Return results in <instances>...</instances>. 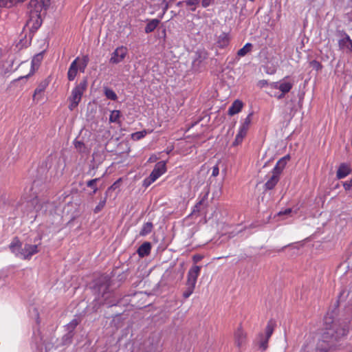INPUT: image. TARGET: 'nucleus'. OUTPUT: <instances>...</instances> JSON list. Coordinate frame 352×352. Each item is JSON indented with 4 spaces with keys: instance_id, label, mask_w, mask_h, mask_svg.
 Returning <instances> with one entry per match:
<instances>
[{
    "instance_id": "nucleus-2",
    "label": "nucleus",
    "mask_w": 352,
    "mask_h": 352,
    "mask_svg": "<svg viewBox=\"0 0 352 352\" xmlns=\"http://www.w3.org/2000/svg\"><path fill=\"white\" fill-rule=\"evenodd\" d=\"M24 212L30 218H35L37 213L46 212L50 207H53V204L50 202L46 197H35L25 204Z\"/></svg>"
},
{
    "instance_id": "nucleus-34",
    "label": "nucleus",
    "mask_w": 352,
    "mask_h": 352,
    "mask_svg": "<svg viewBox=\"0 0 352 352\" xmlns=\"http://www.w3.org/2000/svg\"><path fill=\"white\" fill-rule=\"evenodd\" d=\"M184 2L186 6H192V8H190V10L195 12L196 10V6L199 3L200 0H186Z\"/></svg>"
},
{
    "instance_id": "nucleus-9",
    "label": "nucleus",
    "mask_w": 352,
    "mask_h": 352,
    "mask_svg": "<svg viewBox=\"0 0 352 352\" xmlns=\"http://www.w3.org/2000/svg\"><path fill=\"white\" fill-rule=\"evenodd\" d=\"M336 36L339 38L338 40L339 49L346 50L352 53V40L349 35L344 30H338Z\"/></svg>"
},
{
    "instance_id": "nucleus-56",
    "label": "nucleus",
    "mask_w": 352,
    "mask_h": 352,
    "mask_svg": "<svg viewBox=\"0 0 352 352\" xmlns=\"http://www.w3.org/2000/svg\"><path fill=\"white\" fill-rule=\"evenodd\" d=\"M113 138H115V140L118 141L120 139V136H116V135H111V139H113Z\"/></svg>"
},
{
    "instance_id": "nucleus-50",
    "label": "nucleus",
    "mask_w": 352,
    "mask_h": 352,
    "mask_svg": "<svg viewBox=\"0 0 352 352\" xmlns=\"http://www.w3.org/2000/svg\"><path fill=\"white\" fill-rule=\"evenodd\" d=\"M104 94L108 99H110V88L104 87Z\"/></svg>"
},
{
    "instance_id": "nucleus-26",
    "label": "nucleus",
    "mask_w": 352,
    "mask_h": 352,
    "mask_svg": "<svg viewBox=\"0 0 352 352\" xmlns=\"http://www.w3.org/2000/svg\"><path fill=\"white\" fill-rule=\"evenodd\" d=\"M120 111L114 110L111 111V122H113L118 125V126H120Z\"/></svg>"
},
{
    "instance_id": "nucleus-24",
    "label": "nucleus",
    "mask_w": 352,
    "mask_h": 352,
    "mask_svg": "<svg viewBox=\"0 0 352 352\" xmlns=\"http://www.w3.org/2000/svg\"><path fill=\"white\" fill-rule=\"evenodd\" d=\"M252 44L250 43H247L242 48H241L237 52V55L239 56H244L252 50Z\"/></svg>"
},
{
    "instance_id": "nucleus-13",
    "label": "nucleus",
    "mask_w": 352,
    "mask_h": 352,
    "mask_svg": "<svg viewBox=\"0 0 352 352\" xmlns=\"http://www.w3.org/2000/svg\"><path fill=\"white\" fill-rule=\"evenodd\" d=\"M201 268V266L198 265H193L190 268L187 275L186 285H196Z\"/></svg>"
},
{
    "instance_id": "nucleus-31",
    "label": "nucleus",
    "mask_w": 352,
    "mask_h": 352,
    "mask_svg": "<svg viewBox=\"0 0 352 352\" xmlns=\"http://www.w3.org/2000/svg\"><path fill=\"white\" fill-rule=\"evenodd\" d=\"M147 134V131L146 130H143L141 131H138L131 134V138L133 140H139L145 137Z\"/></svg>"
},
{
    "instance_id": "nucleus-48",
    "label": "nucleus",
    "mask_w": 352,
    "mask_h": 352,
    "mask_svg": "<svg viewBox=\"0 0 352 352\" xmlns=\"http://www.w3.org/2000/svg\"><path fill=\"white\" fill-rule=\"evenodd\" d=\"M203 200L199 201L194 207L193 212H195L196 211L199 212L200 210V207L202 205Z\"/></svg>"
},
{
    "instance_id": "nucleus-7",
    "label": "nucleus",
    "mask_w": 352,
    "mask_h": 352,
    "mask_svg": "<svg viewBox=\"0 0 352 352\" xmlns=\"http://www.w3.org/2000/svg\"><path fill=\"white\" fill-rule=\"evenodd\" d=\"M94 289L98 293V300L100 303L107 305L109 307L110 299V283L106 280L104 283L98 281L96 283Z\"/></svg>"
},
{
    "instance_id": "nucleus-62",
    "label": "nucleus",
    "mask_w": 352,
    "mask_h": 352,
    "mask_svg": "<svg viewBox=\"0 0 352 352\" xmlns=\"http://www.w3.org/2000/svg\"><path fill=\"white\" fill-rule=\"evenodd\" d=\"M116 185V183L111 186V188H114V186Z\"/></svg>"
},
{
    "instance_id": "nucleus-28",
    "label": "nucleus",
    "mask_w": 352,
    "mask_h": 352,
    "mask_svg": "<svg viewBox=\"0 0 352 352\" xmlns=\"http://www.w3.org/2000/svg\"><path fill=\"white\" fill-rule=\"evenodd\" d=\"M246 135L247 134H245V133H243L239 130L237 134L236 135L235 139L232 143V145L237 146L239 144H241L243 142V138L246 136Z\"/></svg>"
},
{
    "instance_id": "nucleus-23",
    "label": "nucleus",
    "mask_w": 352,
    "mask_h": 352,
    "mask_svg": "<svg viewBox=\"0 0 352 352\" xmlns=\"http://www.w3.org/2000/svg\"><path fill=\"white\" fill-rule=\"evenodd\" d=\"M153 223L151 222H146L143 226L140 232L141 236H146L150 234L153 230Z\"/></svg>"
},
{
    "instance_id": "nucleus-29",
    "label": "nucleus",
    "mask_w": 352,
    "mask_h": 352,
    "mask_svg": "<svg viewBox=\"0 0 352 352\" xmlns=\"http://www.w3.org/2000/svg\"><path fill=\"white\" fill-rule=\"evenodd\" d=\"M78 67H69L67 77L69 80H74L77 75Z\"/></svg>"
},
{
    "instance_id": "nucleus-61",
    "label": "nucleus",
    "mask_w": 352,
    "mask_h": 352,
    "mask_svg": "<svg viewBox=\"0 0 352 352\" xmlns=\"http://www.w3.org/2000/svg\"><path fill=\"white\" fill-rule=\"evenodd\" d=\"M261 83L263 85H267V81H262V82H261Z\"/></svg>"
},
{
    "instance_id": "nucleus-53",
    "label": "nucleus",
    "mask_w": 352,
    "mask_h": 352,
    "mask_svg": "<svg viewBox=\"0 0 352 352\" xmlns=\"http://www.w3.org/2000/svg\"><path fill=\"white\" fill-rule=\"evenodd\" d=\"M79 58H76V59H74L72 63H71V65L69 66H77V62L79 60Z\"/></svg>"
},
{
    "instance_id": "nucleus-5",
    "label": "nucleus",
    "mask_w": 352,
    "mask_h": 352,
    "mask_svg": "<svg viewBox=\"0 0 352 352\" xmlns=\"http://www.w3.org/2000/svg\"><path fill=\"white\" fill-rule=\"evenodd\" d=\"M294 85V80L289 76H285L278 82H273L270 84V88L275 90L278 89L279 91H274L272 96L278 100H280L291 91Z\"/></svg>"
},
{
    "instance_id": "nucleus-32",
    "label": "nucleus",
    "mask_w": 352,
    "mask_h": 352,
    "mask_svg": "<svg viewBox=\"0 0 352 352\" xmlns=\"http://www.w3.org/2000/svg\"><path fill=\"white\" fill-rule=\"evenodd\" d=\"M16 6L14 0H0V8H12Z\"/></svg>"
},
{
    "instance_id": "nucleus-58",
    "label": "nucleus",
    "mask_w": 352,
    "mask_h": 352,
    "mask_svg": "<svg viewBox=\"0 0 352 352\" xmlns=\"http://www.w3.org/2000/svg\"><path fill=\"white\" fill-rule=\"evenodd\" d=\"M157 159L156 157H151L148 160V162H153L155 161V160Z\"/></svg>"
},
{
    "instance_id": "nucleus-41",
    "label": "nucleus",
    "mask_w": 352,
    "mask_h": 352,
    "mask_svg": "<svg viewBox=\"0 0 352 352\" xmlns=\"http://www.w3.org/2000/svg\"><path fill=\"white\" fill-rule=\"evenodd\" d=\"M214 1V0H202L201 6L204 8H206L210 6Z\"/></svg>"
},
{
    "instance_id": "nucleus-30",
    "label": "nucleus",
    "mask_w": 352,
    "mask_h": 352,
    "mask_svg": "<svg viewBox=\"0 0 352 352\" xmlns=\"http://www.w3.org/2000/svg\"><path fill=\"white\" fill-rule=\"evenodd\" d=\"M35 68L36 67H31L30 72L27 75L19 77L17 79L14 80L12 81V83L15 84V83L18 82L20 80H27L28 78H29L30 76H32V74H34V72L36 71Z\"/></svg>"
},
{
    "instance_id": "nucleus-54",
    "label": "nucleus",
    "mask_w": 352,
    "mask_h": 352,
    "mask_svg": "<svg viewBox=\"0 0 352 352\" xmlns=\"http://www.w3.org/2000/svg\"><path fill=\"white\" fill-rule=\"evenodd\" d=\"M117 99V95L115 92L111 91V100H116Z\"/></svg>"
},
{
    "instance_id": "nucleus-42",
    "label": "nucleus",
    "mask_w": 352,
    "mask_h": 352,
    "mask_svg": "<svg viewBox=\"0 0 352 352\" xmlns=\"http://www.w3.org/2000/svg\"><path fill=\"white\" fill-rule=\"evenodd\" d=\"M219 173V166L218 164H216L214 166H213L212 168V177H217Z\"/></svg>"
},
{
    "instance_id": "nucleus-45",
    "label": "nucleus",
    "mask_w": 352,
    "mask_h": 352,
    "mask_svg": "<svg viewBox=\"0 0 352 352\" xmlns=\"http://www.w3.org/2000/svg\"><path fill=\"white\" fill-rule=\"evenodd\" d=\"M74 146L77 149L80 151H81V149L85 146L83 142H82L81 141H75Z\"/></svg>"
},
{
    "instance_id": "nucleus-21",
    "label": "nucleus",
    "mask_w": 352,
    "mask_h": 352,
    "mask_svg": "<svg viewBox=\"0 0 352 352\" xmlns=\"http://www.w3.org/2000/svg\"><path fill=\"white\" fill-rule=\"evenodd\" d=\"M80 320L76 318L72 319L68 324L65 326V331L69 333H74L76 327L80 323Z\"/></svg>"
},
{
    "instance_id": "nucleus-36",
    "label": "nucleus",
    "mask_w": 352,
    "mask_h": 352,
    "mask_svg": "<svg viewBox=\"0 0 352 352\" xmlns=\"http://www.w3.org/2000/svg\"><path fill=\"white\" fill-rule=\"evenodd\" d=\"M260 337H261V341H260L259 346L263 351H265L267 348V343H268L269 339L264 338L263 334H261L260 336Z\"/></svg>"
},
{
    "instance_id": "nucleus-52",
    "label": "nucleus",
    "mask_w": 352,
    "mask_h": 352,
    "mask_svg": "<svg viewBox=\"0 0 352 352\" xmlns=\"http://www.w3.org/2000/svg\"><path fill=\"white\" fill-rule=\"evenodd\" d=\"M291 212H292V209L287 208V209L285 210L284 211H280L278 213V214L279 215L288 214L291 213Z\"/></svg>"
},
{
    "instance_id": "nucleus-3",
    "label": "nucleus",
    "mask_w": 352,
    "mask_h": 352,
    "mask_svg": "<svg viewBox=\"0 0 352 352\" xmlns=\"http://www.w3.org/2000/svg\"><path fill=\"white\" fill-rule=\"evenodd\" d=\"M11 252L23 259H29L38 252V245L25 243L22 246L18 238H14L9 245Z\"/></svg>"
},
{
    "instance_id": "nucleus-55",
    "label": "nucleus",
    "mask_w": 352,
    "mask_h": 352,
    "mask_svg": "<svg viewBox=\"0 0 352 352\" xmlns=\"http://www.w3.org/2000/svg\"><path fill=\"white\" fill-rule=\"evenodd\" d=\"M3 56V50L0 48V64L2 63Z\"/></svg>"
},
{
    "instance_id": "nucleus-64",
    "label": "nucleus",
    "mask_w": 352,
    "mask_h": 352,
    "mask_svg": "<svg viewBox=\"0 0 352 352\" xmlns=\"http://www.w3.org/2000/svg\"><path fill=\"white\" fill-rule=\"evenodd\" d=\"M109 190H110V187L107 188V192Z\"/></svg>"
},
{
    "instance_id": "nucleus-47",
    "label": "nucleus",
    "mask_w": 352,
    "mask_h": 352,
    "mask_svg": "<svg viewBox=\"0 0 352 352\" xmlns=\"http://www.w3.org/2000/svg\"><path fill=\"white\" fill-rule=\"evenodd\" d=\"M89 63V58L87 56H83L82 58V63L80 66H87Z\"/></svg>"
},
{
    "instance_id": "nucleus-12",
    "label": "nucleus",
    "mask_w": 352,
    "mask_h": 352,
    "mask_svg": "<svg viewBox=\"0 0 352 352\" xmlns=\"http://www.w3.org/2000/svg\"><path fill=\"white\" fill-rule=\"evenodd\" d=\"M208 58V53L204 48H199L195 52L192 62V66H199L205 63Z\"/></svg>"
},
{
    "instance_id": "nucleus-40",
    "label": "nucleus",
    "mask_w": 352,
    "mask_h": 352,
    "mask_svg": "<svg viewBox=\"0 0 352 352\" xmlns=\"http://www.w3.org/2000/svg\"><path fill=\"white\" fill-rule=\"evenodd\" d=\"M204 258V256L201 254H195L193 255L192 259L194 263H197L200 261Z\"/></svg>"
},
{
    "instance_id": "nucleus-4",
    "label": "nucleus",
    "mask_w": 352,
    "mask_h": 352,
    "mask_svg": "<svg viewBox=\"0 0 352 352\" xmlns=\"http://www.w3.org/2000/svg\"><path fill=\"white\" fill-rule=\"evenodd\" d=\"M290 160L289 155H287L280 158L272 170V176L265 184V187L267 190L273 189L279 181L280 175L286 166L288 161Z\"/></svg>"
},
{
    "instance_id": "nucleus-1",
    "label": "nucleus",
    "mask_w": 352,
    "mask_h": 352,
    "mask_svg": "<svg viewBox=\"0 0 352 352\" xmlns=\"http://www.w3.org/2000/svg\"><path fill=\"white\" fill-rule=\"evenodd\" d=\"M347 333L348 330L336 322L331 317H324L321 340L317 343L316 352H327Z\"/></svg>"
},
{
    "instance_id": "nucleus-25",
    "label": "nucleus",
    "mask_w": 352,
    "mask_h": 352,
    "mask_svg": "<svg viewBox=\"0 0 352 352\" xmlns=\"http://www.w3.org/2000/svg\"><path fill=\"white\" fill-rule=\"evenodd\" d=\"M43 54L44 52H41L34 55L31 62V66H39L43 59Z\"/></svg>"
},
{
    "instance_id": "nucleus-8",
    "label": "nucleus",
    "mask_w": 352,
    "mask_h": 352,
    "mask_svg": "<svg viewBox=\"0 0 352 352\" xmlns=\"http://www.w3.org/2000/svg\"><path fill=\"white\" fill-rule=\"evenodd\" d=\"M30 6H34L35 7V8H34V11L30 12V21L28 22V25H30L32 22L33 23L31 26V29L37 30L41 27V25L42 24V19L40 16V14H38V12H39L38 8L41 7V6L39 5V3H38L37 1H34V0L30 1Z\"/></svg>"
},
{
    "instance_id": "nucleus-39",
    "label": "nucleus",
    "mask_w": 352,
    "mask_h": 352,
    "mask_svg": "<svg viewBox=\"0 0 352 352\" xmlns=\"http://www.w3.org/2000/svg\"><path fill=\"white\" fill-rule=\"evenodd\" d=\"M343 187L346 191L352 190V179L343 183Z\"/></svg>"
},
{
    "instance_id": "nucleus-43",
    "label": "nucleus",
    "mask_w": 352,
    "mask_h": 352,
    "mask_svg": "<svg viewBox=\"0 0 352 352\" xmlns=\"http://www.w3.org/2000/svg\"><path fill=\"white\" fill-rule=\"evenodd\" d=\"M249 127H250V126L244 124H242L241 126L239 127V130L240 131L247 134V133L248 131V129H249Z\"/></svg>"
},
{
    "instance_id": "nucleus-20",
    "label": "nucleus",
    "mask_w": 352,
    "mask_h": 352,
    "mask_svg": "<svg viewBox=\"0 0 352 352\" xmlns=\"http://www.w3.org/2000/svg\"><path fill=\"white\" fill-rule=\"evenodd\" d=\"M230 42L229 34L226 32H222L218 37L217 44L221 48H223L228 45Z\"/></svg>"
},
{
    "instance_id": "nucleus-51",
    "label": "nucleus",
    "mask_w": 352,
    "mask_h": 352,
    "mask_svg": "<svg viewBox=\"0 0 352 352\" xmlns=\"http://www.w3.org/2000/svg\"><path fill=\"white\" fill-rule=\"evenodd\" d=\"M345 18L349 22H352V11L345 14Z\"/></svg>"
},
{
    "instance_id": "nucleus-38",
    "label": "nucleus",
    "mask_w": 352,
    "mask_h": 352,
    "mask_svg": "<svg viewBox=\"0 0 352 352\" xmlns=\"http://www.w3.org/2000/svg\"><path fill=\"white\" fill-rule=\"evenodd\" d=\"M105 203H106L105 199L103 200H100V202L98 203V204L94 208V212L95 213L99 212L104 208Z\"/></svg>"
},
{
    "instance_id": "nucleus-18",
    "label": "nucleus",
    "mask_w": 352,
    "mask_h": 352,
    "mask_svg": "<svg viewBox=\"0 0 352 352\" xmlns=\"http://www.w3.org/2000/svg\"><path fill=\"white\" fill-rule=\"evenodd\" d=\"M146 25L144 28V32L146 34L153 32L160 23V20L158 19H146Z\"/></svg>"
},
{
    "instance_id": "nucleus-59",
    "label": "nucleus",
    "mask_w": 352,
    "mask_h": 352,
    "mask_svg": "<svg viewBox=\"0 0 352 352\" xmlns=\"http://www.w3.org/2000/svg\"><path fill=\"white\" fill-rule=\"evenodd\" d=\"M182 5V1H179V2L177 3V6H178V7H180Z\"/></svg>"
},
{
    "instance_id": "nucleus-63",
    "label": "nucleus",
    "mask_w": 352,
    "mask_h": 352,
    "mask_svg": "<svg viewBox=\"0 0 352 352\" xmlns=\"http://www.w3.org/2000/svg\"><path fill=\"white\" fill-rule=\"evenodd\" d=\"M168 3H166L165 6V10H166L168 8Z\"/></svg>"
},
{
    "instance_id": "nucleus-17",
    "label": "nucleus",
    "mask_w": 352,
    "mask_h": 352,
    "mask_svg": "<svg viewBox=\"0 0 352 352\" xmlns=\"http://www.w3.org/2000/svg\"><path fill=\"white\" fill-rule=\"evenodd\" d=\"M243 107V103L239 100H234L229 107L228 113L229 116H234L239 113Z\"/></svg>"
},
{
    "instance_id": "nucleus-60",
    "label": "nucleus",
    "mask_w": 352,
    "mask_h": 352,
    "mask_svg": "<svg viewBox=\"0 0 352 352\" xmlns=\"http://www.w3.org/2000/svg\"><path fill=\"white\" fill-rule=\"evenodd\" d=\"M43 1V4H46L47 3H49L50 0H42Z\"/></svg>"
},
{
    "instance_id": "nucleus-19",
    "label": "nucleus",
    "mask_w": 352,
    "mask_h": 352,
    "mask_svg": "<svg viewBox=\"0 0 352 352\" xmlns=\"http://www.w3.org/2000/svg\"><path fill=\"white\" fill-rule=\"evenodd\" d=\"M151 250V245L149 242L143 243L138 249V255L143 258L150 254Z\"/></svg>"
},
{
    "instance_id": "nucleus-16",
    "label": "nucleus",
    "mask_w": 352,
    "mask_h": 352,
    "mask_svg": "<svg viewBox=\"0 0 352 352\" xmlns=\"http://www.w3.org/2000/svg\"><path fill=\"white\" fill-rule=\"evenodd\" d=\"M130 151V147L128 142L122 140L115 150L116 154L122 155L124 157L127 156Z\"/></svg>"
},
{
    "instance_id": "nucleus-35",
    "label": "nucleus",
    "mask_w": 352,
    "mask_h": 352,
    "mask_svg": "<svg viewBox=\"0 0 352 352\" xmlns=\"http://www.w3.org/2000/svg\"><path fill=\"white\" fill-rule=\"evenodd\" d=\"M188 287L186 291L183 293V297L188 298L192 293L195 289V285H187Z\"/></svg>"
},
{
    "instance_id": "nucleus-49",
    "label": "nucleus",
    "mask_w": 352,
    "mask_h": 352,
    "mask_svg": "<svg viewBox=\"0 0 352 352\" xmlns=\"http://www.w3.org/2000/svg\"><path fill=\"white\" fill-rule=\"evenodd\" d=\"M266 73L270 74H273L276 72L275 67H266Z\"/></svg>"
},
{
    "instance_id": "nucleus-37",
    "label": "nucleus",
    "mask_w": 352,
    "mask_h": 352,
    "mask_svg": "<svg viewBox=\"0 0 352 352\" xmlns=\"http://www.w3.org/2000/svg\"><path fill=\"white\" fill-rule=\"evenodd\" d=\"M100 180L99 178H96L91 179L87 182V186L90 187L91 189H93V192H96L97 190V188L96 186V182Z\"/></svg>"
},
{
    "instance_id": "nucleus-22",
    "label": "nucleus",
    "mask_w": 352,
    "mask_h": 352,
    "mask_svg": "<svg viewBox=\"0 0 352 352\" xmlns=\"http://www.w3.org/2000/svg\"><path fill=\"white\" fill-rule=\"evenodd\" d=\"M47 85H48V82L46 81V80H44V81L41 82L38 85V87L34 90V95H33L34 100L36 98L37 95H39V94H42L45 91V89H46Z\"/></svg>"
},
{
    "instance_id": "nucleus-44",
    "label": "nucleus",
    "mask_w": 352,
    "mask_h": 352,
    "mask_svg": "<svg viewBox=\"0 0 352 352\" xmlns=\"http://www.w3.org/2000/svg\"><path fill=\"white\" fill-rule=\"evenodd\" d=\"M249 127H250V126L244 124H242L241 126L239 127V130L240 131L247 134V133L248 131V129H249Z\"/></svg>"
},
{
    "instance_id": "nucleus-15",
    "label": "nucleus",
    "mask_w": 352,
    "mask_h": 352,
    "mask_svg": "<svg viewBox=\"0 0 352 352\" xmlns=\"http://www.w3.org/2000/svg\"><path fill=\"white\" fill-rule=\"evenodd\" d=\"M351 170H352L349 164L342 163L338 168L336 177L338 179H343L351 174Z\"/></svg>"
},
{
    "instance_id": "nucleus-27",
    "label": "nucleus",
    "mask_w": 352,
    "mask_h": 352,
    "mask_svg": "<svg viewBox=\"0 0 352 352\" xmlns=\"http://www.w3.org/2000/svg\"><path fill=\"white\" fill-rule=\"evenodd\" d=\"M274 329V324L272 321L268 322V323L266 326V328H265V338L270 339L273 333Z\"/></svg>"
},
{
    "instance_id": "nucleus-33",
    "label": "nucleus",
    "mask_w": 352,
    "mask_h": 352,
    "mask_svg": "<svg viewBox=\"0 0 352 352\" xmlns=\"http://www.w3.org/2000/svg\"><path fill=\"white\" fill-rule=\"evenodd\" d=\"M74 337V333L67 332L63 338H62V342L63 344H70L72 341Z\"/></svg>"
},
{
    "instance_id": "nucleus-14",
    "label": "nucleus",
    "mask_w": 352,
    "mask_h": 352,
    "mask_svg": "<svg viewBox=\"0 0 352 352\" xmlns=\"http://www.w3.org/2000/svg\"><path fill=\"white\" fill-rule=\"evenodd\" d=\"M127 49L124 47H117L111 54V63H118L120 62L126 56Z\"/></svg>"
},
{
    "instance_id": "nucleus-57",
    "label": "nucleus",
    "mask_w": 352,
    "mask_h": 352,
    "mask_svg": "<svg viewBox=\"0 0 352 352\" xmlns=\"http://www.w3.org/2000/svg\"><path fill=\"white\" fill-rule=\"evenodd\" d=\"M312 63H313V66H321L320 65V63L316 61H314Z\"/></svg>"
},
{
    "instance_id": "nucleus-11",
    "label": "nucleus",
    "mask_w": 352,
    "mask_h": 352,
    "mask_svg": "<svg viewBox=\"0 0 352 352\" xmlns=\"http://www.w3.org/2000/svg\"><path fill=\"white\" fill-rule=\"evenodd\" d=\"M234 340L235 345L239 349L243 348L246 346L248 342L247 333L241 327H239L235 331L234 333Z\"/></svg>"
},
{
    "instance_id": "nucleus-6",
    "label": "nucleus",
    "mask_w": 352,
    "mask_h": 352,
    "mask_svg": "<svg viewBox=\"0 0 352 352\" xmlns=\"http://www.w3.org/2000/svg\"><path fill=\"white\" fill-rule=\"evenodd\" d=\"M87 87V80L84 78L79 84L76 85L72 90L71 96L68 98L69 104L68 108L70 111L74 110L81 101L84 91Z\"/></svg>"
},
{
    "instance_id": "nucleus-46",
    "label": "nucleus",
    "mask_w": 352,
    "mask_h": 352,
    "mask_svg": "<svg viewBox=\"0 0 352 352\" xmlns=\"http://www.w3.org/2000/svg\"><path fill=\"white\" fill-rule=\"evenodd\" d=\"M252 113H250L245 119L243 124L250 126L252 121Z\"/></svg>"
},
{
    "instance_id": "nucleus-10",
    "label": "nucleus",
    "mask_w": 352,
    "mask_h": 352,
    "mask_svg": "<svg viewBox=\"0 0 352 352\" xmlns=\"http://www.w3.org/2000/svg\"><path fill=\"white\" fill-rule=\"evenodd\" d=\"M166 172V163L164 161L157 162L150 174L148 180V184L155 182L160 177Z\"/></svg>"
}]
</instances>
